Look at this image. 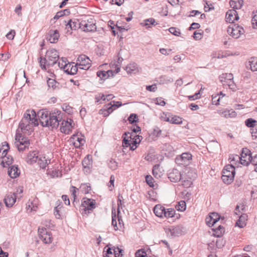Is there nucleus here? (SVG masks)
Listing matches in <instances>:
<instances>
[{"mask_svg": "<svg viewBox=\"0 0 257 257\" xmlns=\"http://www.w3.org/2000/svg\"><path fill=\"white\" fill-rule=\"evenodd\" d=\"M39 121L43 126H51L52 128H56L59 124V122L62 119L60 111L54 110L51 112L42 109L38 112Z\"/></svg>", "mask_w": 257, "mask_h": 257, "instance_id": "nucleus-1", "label": "nucleus"}, {"mask_svg": "<svg viewBox=\"0 0 257 257\" xmlns=\"http://www.w3.org/2000/svg\"><path fill=\"white\" fill-rule=\"evenodd\" d=\"M39 124L36 112L32 109L27 110L22 119L19 127L25 135H30L33 131V127Z\"/></svg>", "mask_w": 257, "mask_h": 257, "instance_id": "nucleus-2", "label": "nucleus"}, {"mask_svg": "<svg viewBox=\"0 0 257 257\" xmlns=\"http://www.w3.org/2000/svg\"><path fill=\"white\" fill-rule=\"evenodd\" d=\"M58 52L55 49H49L46 54L45 58H40V64L42 69L46 70L47 67L55 65L59 59Z\"/></svg>", "mask_w": 257, "mask_h": 257, "instance_id": "nucleus-3", "label": "nucleus"}, {"mask_svg": "<svg viewBox=\"0 0 257 257\" xmlns=\"http://www.w3.org/2000/svg\"><path fill=\"white\" fill-rule=\"evenodd\" d=\"M10 148L8 143L6 142L2 144L0 147V157L1 158V164L6 167L13 163V159L11 156H7L8 151Z\"/></svg>", "mask_w": 257, "mask_h": 257, "instance_id": "nucleus-4", "label": "nucleus"}, {"mask_svg": "<svg viewBox=\"0 0 257 257\" xmlns=\"http://www.w3.org/2000/svg\"><path fill=\"white\" fill-rule=\"evenodd\" d=\"M96 207V202L92 199L83 198L80 207V211L82 215H88Z\"/></svg>", "mask_w": 257, "mask_h": 257, "instance_id": "nucleus-5", "label": "nucleus"}, {"mask_svg": "<svg viewBox=\"0 0 257 257\" xmlns=\"http://www.w3.org/2000/svg\"><path fill=\"white\" fill-rule=\"evenodd\" d=\"M235 174L234 166L232 165H226L222 170V181L225 184H230L234 179Z\"/></svg>", "mask_w": 257, "mask_h": 257, "instance_id": "nucleus-6", "label": "nucleus"}, {"mask_svg": "<svg viewBox=\"0 0 257 257\" xmlns=\"http://www.w3.org/2000/svg\"><path fill=\"white\" fill-rule=\"evenodd\" d=\"M80 29L85 32H92L96 29L95 21L91 18H85L80 21Z\"/></svg>", "mask_w": 257, "mask_h": 257, "instance_id": "nucleus-7", "label": "nucleus"}, {"mask_svg": "<svg viewBox=\"0 0 257 257\" xmlns=\"http://www.w3.org/2000/svg\"><path fill=\"white\" fill-rule=\"evenodd\" d=\"M233 76L231 73L222 74L219 77L220 82L224 87H228L233 91L235 90L236 86L233 80Z\"/></svg>", "mask_w": 257, "mask_h": 257, "instance_id": "nucleus-8", "label": "nucleus"}, {"mask_svg": "<svg viewBox=\"0 0 257 257\" xmlns=\"http://www.w3.org/2000/svg\"><path fill=\"white\" fill-rule=\"evenodd\" d=\"M40 239L45 244H50L53 241V237L50 231L42 227L38 229Z\"/></svg>", "mask_w": 257, "mask_h": 257, "instance_id": "nucleus-9", "label": "nucleus"}, {"mask_svg": "<svg viewBox=\"0 0 257 257\" xmlns=\"http://www.w3.org/2000/svg\"><path fill=\"white\" fill-rule=\"evenodd\" d=\"M227 33L233 38L238 39L244 33V30L240 26L232 24L228 27Z\"/></svg>", "mask_w": 257, "mask_h": 257, "instance_id": "nucleus-10", "label": "nucleus"}, {"mask_svg": "<svg viewBox=\"0 0 257 257\" xmlns=\"http://www.w3.org/2000/svg\"><path fill=\"white\" fill-rule=\"evenodd\" d=\"M15 144L19 151H23L29 147L30 142L27 138L22 137L21 135L18 134V133H17Z\"/></svg>", "mask_w": 257, "mask_h": 257, "instance_id": "nucleus-11", "label": "nucleus"}, {"mask_svg": "<svg viewBox=\"0 0 257 257\" xmlns=\"http://www.w3.org/2000/svg\"><path fill=\"white\" fill-rule=\"evenodd\" d=\"M91 61L89 58L85 55H81L77 58L76 64L78 69L87 70L91 66Z\"/></svg>", "mask_w": 257, "mask_h": 257, "instance_id": "nucleus-12", "label": "nucleus"}, {"mask_svg": "<svg viewBox=\"0 0 257 257\" xmlns=\"http://www.w3.org/2000/svg\"><path fill=\"white\" fill-rule=\"evenodd\" d=\"M183 227L178 225L171 226L165 229V232L168 236L175 237L181 235L183 233Z\"/></svg>", "mask_w": 257, "mask_h": 257, "instance_id": "nucleus-13", "label": "nucleus"}, {"mask_svg": "<svg viewBox=\"0 0 257 257\" xmlns=\"http://www.w3.org/2000/svg\"><path fill=\"white\" fill-rule=\"evenodd\" d=\"M250 151L247 148L242 149L240 157H239V163L244 166H248L251 161Z\"/></svg>", "mask_w": 257, "mask_h": 257, "instance_id": "nucleus-14", "label": "nucleus"}, {"mask_svg": "<svg viewBox=\"0 0 257 257\" xmlns=\"http://www.w3.org/2000/svg\"><path fill=\"white\" fill-rule=\"evenodd\" d=\"M74 123L72 119H68L66 120H63L60 125V131L65 134H69L74 126Z\"/></svg>", "mask_w": 257, "mask_h": 257, "instance_id": "nucleus-15", "label": "nucleus"}, {"mask_svg": "<svg viewBox=\"0 0 257 257\" xmlns=\"http://www.w3.org/2000/svg\"><path fill=\"white\" fill-rule=\"evenodd\" d=\"M192 155L189 153H184L178 156L175 159L176 163L179 165H187L192 160Z\"/></svg>", "mask_w": 257, "mask_h": 257, "instance_id": "nucleus-16", "label": "nucleus"}, {"mask_svg": "<svg viewBox=\"0 0 257 257\" xmlns=\"http://www.w3.org/2000/svg\"><path fill=\"white\" fill-rule=\"evenodd\" d=\"M124 135L125 136L123 138L122 141V146L123 147H130V150L134 151L137 148L138 144H136L135 143L132 141V137L133 134L130 133H125Z\"/></svg>", "mask_w": 257, "mask_h": 257, "instance_id": "nucleus-17", "label": "nucleus"}, {"mask_svg": "<svg viewBox=\"0 0 257 257\" xmlns=\"http://www.w3.org/2000/svg\"><path fill=\"white\" fill-rule=\"evenodd\" d=\"M69 142L76 148L80 147L84 145L85 142L84 138L78 134L73 135L69 139Z\"/></svg>", "mask_w": 257, "mask_h": 257, "instance_id": "nucleus-18", "label": "nucleus"}, {"mask_svg": "<svg viewBox=\"0 0 257 257\" xmlns=\"http://www.w3.org/2000/svg\"><path fill=\"white\" fill-rule=\"evenodd\" d=\"M168 178L171 182H177L183 179L181 173L177 169L172 170L168 174Z\"/></svg>", "mask_w": 257, "mask_h": 257, "instance_id": "nucleus-19", "label": "nucleus"}, {"mask_svg": "<svg viewBox=\"0 0 257 257\" xmlns=\"http://www.w3.org/2000/svg\"><path fill=\"white\" fill-rule=\"evenodd\" d=\"M17 196L16 193H10L6 195L4 199L6 206L8 207H12L16 201Z\"/></svg>", "mask_w": 257, "mask_h": 257, "instance_id": "nucleus-20", "label": "nucleus"}, {"mask_svg": "<svg viewBox=\"0 0 257 257\" xmlns=\"http://www.w3.org/2000/svg\"><path fill=\"white\" fill-rule=\"evenodd\" d=\"M239 19V16L235 10H230L226 14V21L230 23H233Z\"/></svg>", "mask_w": 257, "mask_h": 257, "instance_id": "nucleus-21", "label": "nucleus"}, {"mask_svg": "<svg viewBox=\"0 0 257 257\" xmlns=\"http://www.w3.org/2000/svg\"><path fill=\"white\" fill-rule=\"evenodd\" d=\"M219 219V216L215 212L211 213L208 217L206 218V224L209 226H213Z\"/></svg>", "mask_w": 257, "mask_h": 257, "instance_id": "nucleus-22", "label": "nucleus"}, {"mask_svg": "<svg viewBox=\"0 0 257 257\" xmlns=\"http://www.w3.org/2000/svg\"><path fill=\"white\" fill-rule=\"evenodd\" d=\"M78 70V67L74 63H68L67 65L64 67V72L68 74L74 75Z\"/></svg>", "mask_w": 257, "mask_h": 257, "instance_id": "nucleus-23", "label": "nucleus"}, {"mask_svg": "<svg viewBox=\"0 0 257 257\" xmlns=\"http://www.w3.org/2000/svg\"><path fill=\"white\" fill-rule=\"evenodd\" d=\"M40 155L36 151L30 152L27 155L26 162L30 164H33L37 163Z\"/></svg>", "mask_w": 257, "mask_h": 257, "instance_id": "nucleus-24", "label": "nucleus"}, {"mask_svg": "<svg viewBox=\"0 0 257 257\" xmlns=\"http://www.w3.org/2000/svg\"><path fill=\"white\" fill-rule=\"evenodd\" d=\"M59 38V34L57 30H50L48 33L47 40L51 43L57 42Z\"/></svg>", "mask_w": 257, "mask_h": 257, "instance_id": "nucleus-25", "label": "nucleus"}, {"mask_svg": "<svg viewBox=\"0 0 257 257\" xmlns=\"http://www.w3.org/2000/svg\"><path fill=\"white\" fill-rule=\"evenodd\" d=\"M115 71L112 70H109L107 71H98L97 72V76L101 80H105L110 76H113L115 74Z\"/></svg>", "mask_w": 257, "mask_h": 257, "instance_id": "nucleus-26", "label": "nucleus"}, {"mask_svg": "<svg viewBox=\"0 0 257 257\" xmlns=\"http://www.w3.org/2000/svg\"><path fill=\"white\" fill-rule=\"evenodd\" d=\"M113 104H112V102H111L110 104H108L106 106V109H100L99 110V113L103 114L105 116L108 115L116 108V105H115V102L113 101Z\"/></svg>", "mask_w": 257, "mask_h": 257, "instance_id": "nucleus-27", "label": "nucleus"}, {"mask_svg": "<svg viewBox=\"0 0 257 257\" xmlns=\"http://www.w3.org/2000/svg\"><path fill=\"white\" fill-rule=\"evenodd\" d=\"M128 74H136L139 72V68L135 63H131L128 64L125 68Z\"/></svg>", "mask_w": 257, "mask_h": 257, "instance_id": "nucleus-28", "label": "nucleus"}, {"mask_svg": "<svg viewBox=\"0 0 257 257\" xmlns=\"http://www.w3.org/2000/svg\"><path fill=\"white\" fill-rule=\"evenodd\" d=\"M37 163L40 168L45 169L50 163V160L47 159L44 156L40 155Z\"/></svg>", "mask_w": 257, "mask_h": 257, "instance_id": "nucleus-29", "label": "nucleus"}, {"mask_svg": "<svg viewBox=\"0 0 257 257\" xmlns=\"http://www.w3.org/2000/svg\"><path fill=\"white\" fill-rule=\"evenodd\" d=\"M8 174L12 178H16L20 174V171L16 166H12L8 170Z\"/></svg>", "mask_w": 257, "mask_h": 257, "instance_id": "nucleus-30", "label": "nucleus"}, {"mask_svg": "<svg viewBox=\"0 0 257 257\" xmlns=\"http://www.w3.org/2000/svg\"><path fill=\"white\" fill-rule=\"evenodd\" d=\"M165 211L164 207L161 205H156L154 208V212L155 215L159 217H163Z\"/></svg>", "mask_w": 257, "mask_h": 257, "instance_id": "nucleus-31", "label": "nucleus"}, {"mask_svg": "<svg viewBox=\"0 0 257 257\" xmlns=\"http://www.w3.org/2000/svg\"><path fill=\"white\" fill-rule=\"evenodd\" d=\"M247 67L252 71H257V58H251L247 64Z\"/></svg>", "mask_w": 257, "mask_h": 257, "instance_id": "nucleus-32", "label": "nucleus"}, {"mask_svg": "<svg viewBox=\"0 0 257 257\" xmlns=\"http://www.w3.org/2000/svg\"><path fill=\"white\" fill-rule=\"evenodd\" d=\"M123 58L121 57H118L116 62L111 63V67L115 68V70H114L115 71V74H117L120 71V67Z\"/></svg>", "mask_w": 257, "mask_h": 257, "instance_id": "nucleus-33", "label": "nucleus"}, {"mask_svg": "<svg viewBox=\"0 0 257 257\" xmlns=\"http://www.w3.org/2000/svg\"><path fill=\"white\" fill-rule=\"evenodd\" d=\"M247 215L245 214L241 215L237 221L236 222V225L240 228H243L246 225V221L247 220Z\"/></svg>", "mask_w": 257, "mask_h": 257, "instance_id": "nucleus-34", "label": "nucleus"}, {"mask_svg": "<svg viewBox=\"0 0 257 257\" xmlns=\"http://www.w3.org/2000/svg\"><path fill=\"white\" fill-rule=\"evenodd\" d=\"M243 3V0H230L229 2L230 7L235 10L240 9Z\"/></svg>", "mask_w": 257, "mask_h": 257, "instance_id": "nucleus-35", "label": "nucleus"}, {"mask_svg": "<svg viewBox=\"0 0 257 257\" xmlns=\"http://www.w3.org/2000/svg\"><path fill=\"white\" fill-rule=\"evenodd\" d=\"M82 164L84 168L89 169L92 165V157L90 155H87L82 161Z\"/></svg>", "mask_w": 257, "mask_h": 257, "instance_id": "nucleus-36", "label": "nucleus"}, {"mask_svg": "<svg viewBox=\"0 0 257 257\" xmlns=\"http://www.w3.org/2000/svg\"><path fill=\"white\" fill-rule=\"evenodd\" d=\"M182 118L181 117L170 114L169 122L172 124H180L182 123Z\"/></svg>", "mask_w": 257, "mask_h": 257, "instance_id": "nucleus-37", "label": "nucleus"}, {"mask_svg": "<svg viewBox=\"0 0 257 257\" xmlns=\"http://www.w3.org/2000/svg\"><path fill=\"white\" fill-rule=\"evenodd\" d=\"M37 200L34 199L33 201H29L27 204V211L31 212L33 211H36L37 209L38 206L37 205Z\"/></svg>", "mask_w": 257, "mask_h": 257, "instance_id": "nucleus-38", "label": "nucleus"}, {"mask_svg": "<svg viewBox=\"0 0 257 257\" xmlns=\"http://www.w3.org/2000/svg\"><path fill=\"white\" fill-rule=\"evenodd\" d=\"M57 204L58 205L54 208V215L56 218L61 219L62 216V210L63 209L62 205H61L60 203L58 204V202Z\"/></svg>", "mask_w": 257, "mask_h": 257, "instance_id": "nucleus-39", "label": "nucleus"}, {"mask_svg": "<svg viewBox=\"0 0 257 257\" xmlns=\"http://www.w3.org/2000/svg\"><path fill=\"white\" fill-rule=\"evenodd\" d=\"M153 174L154 176L157 179L160 178L163 175V173L161 170L159 165H156L154 166L153 169Z\"/></svg>", "mask_w": 257, "mask_h": 257, "instance_id": "nucleus-40", "label": "nucleus"}, {"mask_svg": "<svg viewBox=\"0 0 257 257\" xmlns=\"http://www.w3.org/2000/svg\"><path fill=\"white\" fill-rule=\"evenodd\" d=\"M47 174L52 178L59 177L62 176L61 172L58 169H55L54 170L52 169H48L47 170Z\"/></svg>", "mask_w": 257, "mask_h": 257, "instance_id": "nucleus-41", "label": "nucleus"}, {"mask_svg": "<svg viewBox=\"0 0 257 257\" xmlns=\"http://www.w3.org/2000/svg\"><path fill=\"white\" fill-rule=\"evenodd\" d=\"M229 160L231 163L230 165L238 167V165L240 164L239 163V162L238 163V161H239V156L238 155H232L230 156Z\"/></svg>", "mask_w": 257, "mask_h": 257, "instance_id": "nucleus-42", "label": "nucleus"}, {"mask_svg": "<svg viewBox=\"0 0 257 257\" xmlns=\"http://www.w3.org/2000/svg\"><path fill=\"white\" fill-rule=\"evenodd\" d=\"M157 24L156 21L153 18H150L145 20L143 22L141 23V25L143 26H145L147 28H150L151 26H155Z\"/></svg>", "mask_w": 257, "mask_h": 257, "instance_id": "nucleus-43", "label": "nucleus"}, {"mask_svg": "<svg viewBox=\"0 0 257 257\" xmlns=\"http://www.w3.org/2000/svg\"><path fill=\"white\" fill-rule=\"evenodd\" d=\"M160 83L161 84H168L173 82V79L169 76L163 75L159 78Z\"/></svg>", "mask_w": 257, "mask_h": 257, "instance_id": "nucleus-44", "label": "nucleus"}, {"mask_svg": "<svg viewBox=\"0 0 257 257\" xmlns=\"http://www.w3.org/2000/svg\"><path fill=\"white\" fill-rule=\"evenodd\" d=\"M114 96L112 94L104 95L103 94H100L98 96H96L95 99L96 101L98 102L100 99H102L104 101L107 100V101L112 99Z\"/></svg>", "mask_w": 257, "mask_h": 257, "instance_id": "nucleus-45", "label": "nucleus"}, {"mask_svg": "<svg viewBox=\"0 0 257 257\" xmlns=\"http://www.w3.org/2000/svg\"><path fill=\"white\" fill-rule=\"evenodd\" d=\"M176 209L180 211H184L186 208V202L184 201H180L176 205Z\"/></svg>", "mask_w": 257, "mask_h": 257, "instance_id": "nucleus-46", "label": "nucleus"}, {"mask_svg": "<svg viewBox=\"0 0 257 257\" xmlns=\"http://www.w3.org/2000/svg\"><path fill=\"white\" fill-rule=\"evenodd\" d=\"M80 188L84 194L88 193L91 190L90 186L88 184H82Z\"/></svg>", "mask_w": 257, "mask_h": 257, "instance_id": "nucleus-47", "label": "nucleus"}, {"mask_svg": "<svg viewBox=\"0 0 257 257\" xmlns=\"http://www.w3.org/2000/svg\"><path fill=\"white\" fill-rule=\"evenodd\" d=\"M116 216L115 214V209L112 210V225L114 226V230H118V228L117 227V222H116Z\"/></svg>", "mask_w": 257, "mask_h": 257, "instance_id": "nucleus-48", "label": "nucleus"}, {"mask_svg": "<svg viewBox=\"0 0 257 257\" xmlns=\"http://www.w3.org/2000/svg\"><path fill=\"white\" fill-rule=\"evenodd\" d=\"M175 210L171 208L168 209L167 210H165L164 217L166 218L173 217L175 214Z\"/></svg>", "mask_w": 257, "mask_h": 257, "instance_id": "nucleus-49", "label": "nucleus"}, {"mask_svg": "<svg viewBox=\"0 0 257 257\" xmlns=\"http://www.w3.org/2000/svg\"><path fill=\"white\" fill-rule=\"evenodd\" d=\"M69 22L74 30H76L78 28L80 29V22H79L78 20H74V21L70 20Z\"/></svg>", "mask_w": 257, "mask_h": 257, "instance_id": "nucleus-50", "label": "nucleus"}, {"mask_svg": "<svg viewBox=\"0 0 257 257\" xmlns=\"http://www.w3.org/2000/svg\"><path fill=\"white\" fill-rule=\"evenodd\" d=\"M108 166V167L112 170H116L118 167L117 163L112 159H110L109 161Z\"/></svg>", "mask_w": 257, "mask_h": 257, "instance_id": "nucleus-51", "label": "nucleus"}, {"mask_svg": "<svg viewBox=\"0 0 257 257\" xmlns=\"http://www.w3.org/2000/svg\"><path fill=\"white\" fill-rule=\"evenodd\" d=\"M67 61L65 58H62L61 59L58 61V65L60 69H63L64 71V67L67 65Z\"/></svg>", "mask_w": 257, "mask_h": 257, "instance_id": "nucleus-52", "label": "nucleus"}, {"mask_svg": "<svg viewBox=\"0 0 257 257\" xmlns=\"http://www.w3.org/2000/svg\"><path fill=\"white\" fill-rule=\"evenodd\" d=\"M113 251L114 257H121L122 255L123 250L118 247H114Z\"/></svg>", "mask_w": 257, "mask_h": 257, "instance_id": "nucleus-53", "label": "nucleus"}, {"mask_svg": "<svg viewBox=\"0 0 257 257\" xmlns=\"http://www.w3.org/2000/svg\"><path fill=\"white\" fill-rule=\"evenodd\" d=\"M256 122V120L251 118L247 119L245 121V125L249 127H253Z\"/></svg>", "mask_w": 257, "mask_h": 257, "instance_id": "nucleus-54", "label": "nucleus"}, {"mask_svg": "<svg viewBox=\"0 0 257 257\" xmlns=\"http://www.w3.org/2000/svg\"><path fill=\"white\" fill-rule=\"evenodd\" d=\"M142 139V137L139 135H135L133 134L132 137V141L135 143L136 144L139 145Z\"/></svg>", "mask_w": 257, "mask_h": 257, "instance_id": "nucleus-55", "label": "nucleus"}, {"mask_svg": "<svg viewBox=\"0 0 257 257\" xmlns=\"http://www.w3.org/2000/svg\"><path fill=\"white\" fill-rule=\"evenodd\" d=\"M135 255L136 257H147V253L144 249L138 250Z\"/></svg>", "mask_w": 257, "mask_h": 257, "instance_id": "nucleus-56", "label": "nucleus"}, {"mask_svg": "<svg viewBox=\"0 0 257 257\" xmlns=\"http://www.w3.org/2000/svg\"><path fill=\"white\" fill-rule=\"evenodd\" d=\"M146 181L147 184L151 187H154L155 186L154 183V179L150 175H147L146 177Z\"/></svg>", "mask_w": 257, "mask_h": 257, "instance_id": "nucleus-57", "label": "nucleus"}, {"mask_svg": "<svg viewBox=\"0 0 257 257\" xmlns=\"http://www.w3.org/2000/svg\"><path fill=\"white\" fill-rule=\"evenodd\" d=\"M221 99V97L219 95V94H216L215 95H212V103L215 105H218L219 104V101Z\"/></svg>", "mask_w": 257, "mask_h": 257, "instance_id": "nucleus-58", "label": "nucleus"}, {"mask_svg": "<svg viewBox=\"0 0 257 257\" xmlns=\"http://www.w3.org/2000/svg\"><path fill=\"white\" fill-rule=\"evenodd\" d=\"M182 180V185L184 187L188 188V187H190L192 184V181L190 179H184V180H183V179Z\"/></svg>", "mask_w": 257, "mask_h": 257, "instance_id": "nucleus-59", "label": "nucleus"}, {"mask_svg": "<svg viewBox=\"0 0 257 257\" xmlns=\"http://www.w3.org/2000/svg\"><path fill=\"white\" fill-rule=\"evenodd\" d=\"M108 248L106 250V253L103 255L105 257H112V255L114 254L113 249L114 247H108V245L107 246Z\"/></svg>", "mask_w": 257, "mask_h": 257, "instance_id": "nucleus-60", "label": "nucleus"}, {"mask_svg": "<svg viewBox=\"0 0 257 257\" xmlns=\"http://www.w3.org/2000/svg\"><path fill=\"white\" fill-rule=\"evenodd\" d=\"M170 113H162L161 115L160 118L162 121L169 122Z\"/></svg>", "mask_w": 257, "mask_h": 257, "instance_id": "nucleus-61", "label": "nucleus"}, {"mask_svg": "<svg viewBox=\"0 0 257 257\" xmlns=\"http://www.w3.org/2000/svg\"><path fill=\"white\" fill-rule=\"evenodd\" d=\"M128 120L131 124L135 122H137L138 120L137 115L136 114H131L128 118Z\"/></svg>", "mask_w": 257, "mask_h": 257, "instance_id": "nucleus-62", "label": "nucleus"}, {"mask_svg": "<svg viewBox=\"0 0 257 257\" xmlns=\"http://www.w3.org/2000/svg\"><path fill=\"white\" fill-rule=\"evenodd\" d=\"M169 31L171 34L175 36H179L181 34L180 30L174 27L169 28Z\"/></svg>", "mask_w": 257, "mask_h": 257, "instance_id": "nucleus-63", "label": "nucleus"}, {"mask_svg": "<svg viewBox=\"0 0 257 257\" xmlns=\"http://www.w3.org/2000/svg\"><path fill=\"white\" fill-rule=\"evenodd\" d=\"M251 24L253 28H257V13L253 16L251 19Z\"/></svg>", "mask_w": 257, "mask_h": 257, "instance_id": "nucleus-64", "label": "nucleus"}]
</instances>
